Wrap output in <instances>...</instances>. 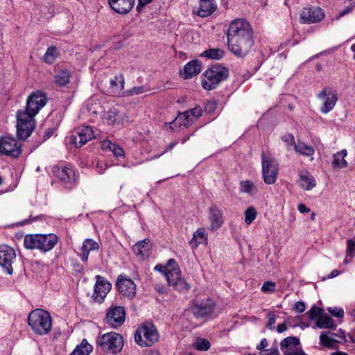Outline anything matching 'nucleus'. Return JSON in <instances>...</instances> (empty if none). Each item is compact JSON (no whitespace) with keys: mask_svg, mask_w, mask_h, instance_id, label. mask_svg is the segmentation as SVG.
I'll list each match as a JSON object with an SVG mask.
<instances>
[{"mask_svg":"<svg viewBox=\"0 0 355 355\" xmlns=\"http://www.w3.org/2000/svg\"><path fill=\"white\" fill-rule=\"evenodd\" d=\"M96 282L94 286V293L92 298L98 303H102L107 293L112 288V284L103 277L100 275L96 276Z\"/></svg>","mask_w":355,"mask_h":355,"instance_id":"2eb2a0df","label":"nucleus"},{"mask_svg":"<svg viewBox=\"0 0 355 355\" xmlns=\"http://www.w3.org/2000/svg\"><path fill=\"white\" fill-rule=\"evenodd\" d=\"M267 355H280V353L277 347H271L266 350Z\"/></svg>","mask_w":355,"mask_h":355,"instance_id":"680f3d73","label":"nucleus"},{"mask_svg":"<svg viewBox=\"0 0 355 355\" xmlns=\"http://www.w3.org/2000/svg\"><path fill=\"white\" fill-rule=\"evenodd\" d=\"M282 139L286 142V143H288V144L290 145H293L295 146V140H294V137L293 135L291 134H287V135H284L282 137Z\"/></svg>","mask_w":355,"mask_h":355,"instance_id":"3c124183","label":"nucleus"},{"mask_svg":"<svg viewBox=\"0 0 355 355\" xmlns=\"http://www.w3.org/2000/svg\"><path fill=\"white\" fill-rule=\"evenodd\" d=\"M58 237L55 234H30L24 239V247L27 249H38L47 252L51 250L57 243Z\"/></svg>","mask_w":355,"mask_h":355,"instance_id":"20e7f679","label":"nucleus"},{"mask_svg":"<svg viewBox=\"0 0 355 355\" xmlns=\"http://www.w3.org/2000/svg\"><path fill=\"white\" fill-rule=\"evenodd\" d=\"M112 87L118 90H122L124 88V78L122 74L115 76L114 79L110 80Z\"/></svg>","mask_w":355,"mask_h":355,"instance_id":"58836bf2","label":"nucleus"},{"mask_svg":"<svg viewBox=\"0 0 355 355\" xmlns=\"http://www.w3.org/2000/svg\"><path fill=\"white\" fill-rule=\"evenodd\" d=\"M253 30L244 19H236L229 25L227 40L229 50L238 58H244L254 44Z\"/></svg>","mask_w":355,"mask_h":355,"instance_id":"f257e3e1","label":"nucleus"},{"mask_svg":"<svg viewBox=\"0 0 355 355\" xmlns=\"http://www.w3.org/2000/svg\"><path fill=\"white\" fill-rule=\"evenodd\" d=\"M209 219L210 221L209 229L216 230L220 228L223 222V211L216 206H211L209 209Z\"/></svg>","mask_w":355,"mask_h":355,"instance_id":"4be33fe9","label":"nucleus"},{"mask_svg":"<svg viewBox=\"0 0 355 355\" xmlns=\"http://www.w3.org/2000/svg\"><path fill=\"white\" fill-rule=\"evenodd\" d=\"M322 311V309L313 306L306 314L311 320H315L320 316Z\"/></svg>","mask_w":355,"mask_h":355,"instance_id":"c03bdc74","label":"nucleus"},{"mask_svg":"<svg viewBox=\"0 0 355 355\" xmlns=\"http://www.w3.org/2000/svg\"><path fill=\"white\" fill-rule=\"evenodd\" d=\"M262 175L266 184H274L277 178L278 163L270 155L261 153Z\"/></svg>","mask_w":355,"mask_h":355,"instance_id":"6e6552de","label":"nucleus"},{"mask_svg":"<svg viewBox=\"0 0 355 355\" xmlns=\"http://www.w3.org/2000/svg\"><path fill=\"white\" fill-rule=\"evenodd\" d=\"M148 91L144 86L134 87L128 91V93L130 96L141 94Z\"/></svg>","mask_w":355,"mask_h":355,"instance_id":"de8ad7c7","label":"nucleus"},{"mask_svg":"<svg viewBox=\"0 0 355 355\" xmlns=\"http://www.w3.org/2000/svg\"><path fill=\"white\" fill-rule=\"evenodd\" d=\"M58 55V52L55 46H50L43 56V60L48 64H52Z\"/></svg>","mask_w":355,"mask_h":355,"instance_id":"c9c22d12","label":"nucleus"},{"mask_svg":"<svg viewBox=\"0 0 355 355\" xmlns=\"http://www.w3.org/2000/svg\"><path fill=\"white\" fill-rule=\"evenodd\" d=\"M305 304L303 302L299 301L295 304V309L298 313H302L305 310Z\"/></svg>","mask_w":355,"mask_h":355,"instance_id":"603ef678","label":"nucleus"},{"mask_svg":"<svg viewBox=\"0 0 355 355\" xmlns=\"http://www.w3.org/2000/svg\"><path fill=\"white\" fill-rule=\"evenodd\" d=\"M299 345V338L289 336L281 342L280 348L284 355H307L301 347H298Z\"/></svg>","mask_w":355,"mask_h":355,"instance_id":"f3484780","label":"nucleus"},{"mask_svg":"<svg viewBox=\"0 0 355 355\" xmlns=\"http://www.w3.org/2000/svg\"><path fill=\"white\" fill-rule=\"evenodd\" d=\"M348 337L351 340V342L355 344V327L348 334Z\"/></svg>","mask_w":355,"mask_h":355,"instance_id":"338daca9","label":"nucleus"},{"mask_svg":"<svg viewBox=\"0 0 355 355\" xmlns=\"http://www.w3.org/2000/svg\"><path fill=\"white\" fill-rule=\"evenodd\" d=\"M347 155V151L345 149L336 153L333 156L332 166L334 168H343L347 167V162L345 157Z\"/></svg>","mask_w":355,"mask_h":355,"instance_id":"cd10ccee","label":"nucleus"},{"mask_svg":"<svg viewBox=\"0 0 355 355\" xmlns=\"http://www.w3.org/2000/svg\"><path fill=\"white\" fill-rule=\"evenodd\" d=\"M202 110L200 107H196L193 109H191L185 112V114L187 117H190L192 116L195 119H198L202 115Z\"/></svg>","mask_w":355,"mask_h":355,"instance_id":"a18cd8bd","label":"nucleus"},{"mask_svg":"<svg viewBox=\"0 0 355 355\" xmlns=\"http://www.w3.org/2000/svg\"><path fill=\"white\" fill-rule=\"evenodd\" d=\"M92 350V345H89L87 341L84 339L79 345L76 346L70 355H89Z\"/></svg>","mask_w":355,"mask_h":355,"instance_id":"c756f323","label":"nucleus"},{"mask_svg":"<svg viewBox=\"0 0 355 355\" xmlns=\"http://www.w3.org/2000/svg\"><path fill=\"white\" fill-rule=\"evenodd\" d=\"M355 250V241L349 239L347 241V254L352 253Z\"/></svg>","mask_w":355,"mask_h":355,"instance_id":"864d4df0","label":"nucleus"},{"mask_svg":"<svg viewBox=\"0 0 355 355\" xmlns=\"http://www.w3.org/2000/svg\"><path fill=\"white\" fill-rule=\"evenodd\" d=\"M159 335L153 324L139 327L135 334V342L141 347H150L158 340Z\"/></svg>","mask_w":355,"mask_h":355,"instance_id":"423d86ee","label":"nucleus"},{"mask_svg":"<svg viewBox=\"0 0 355 355\" xmlns=\"http://www.w3.org/2000/svg\"><path fill=\"white\" fill-rule=\"evenodd\" d=\"M105 119L107 120L109 125L119 123V120L118 119V112L116 108L110 109L107 112L105 115Z\"/></svg>","mask_w":355,"mask_h":355,"instance_id":"e433bc0d","label":"nucleus"},{"mask_svg":"<svg viewBox=\"0 0 355 355\" xmlns=\"http://www.w3.org/2000/svg\"><path fill=\"white\" fill-rule=\"evenodd\" d=\"M334 320L327 315H321L318 318L316 325L320 329H330L334 327Z\"/></svg>","mask_w":355,"mask_h":355,"instance_id":"72a5a7b5","label":"nucleus"},{"mask_svg":"<svg viewBox=\"0 0 355 355\" xmlns=\"http://www.w3.org/2000/svg\"><path fill=\"white\" fill-rule=\"evenodd\" d=\"M268 345V340L266 338H263L261 340L259 345L257 347V349L261 350L266 347Z\"/></svg>","mask_w":355,"mask_h":355,"instance_id":"e2e57ef3","label":"nucleus"},{"mask_svg":"<svg viewBox=\"0 0 355 355\" xmlns=\"http://www.w3.org/2000/svg\"><path fill=\"white\" fill-rule=\"evenodd\" d=\"M184 114H185V112L180 114L178 116V119L180 121V126L181 125L187 126L189 124H191V123H193V121L194 120H196L192 116H190V117H187V116L186 115L184 116Z\"/></svg>","mask_w":355,"mask_h":355,"instance_id":"37998d69","label":"nucleus"},{"mask_svg":"<svg viewBox=\"0 0 355 355\" xmlns=\"http://www.w3.org/2000/svg\"><path fill=\"white\" fill-rule=\"evenodd\" d=\"M155 270L162 272L164 274V276H165V272H168V271L171 270L167 267L163 266H162L160 264H158V265L155 266Z\"/></svg>","mask_w":355,"mask_h":355,"instance_id":"052dcab7","label":"nucleus"},{"mask_svg":"<svg viewBox=\"0 0 355 355\" xmlns=\"http://www.w3.org/2000/svg\"><path fill=\"white\" fill-rule=\"evenodd\" d=\"M53 173L64 183H74L76 175L74 170L67 166H55L52 169Z\"/></svg>","mask_w":355,"mask_h":355,"instance_id":"aec40b11","label":"nucleus"},{"mask_svg":"<svg viewBox=\"0 0 355 355\" xmlns=\"http://www.w3.org/2000/svg\"><path fill=\"white\" fill-rule=\"evenodd\" d=\"M168 268H169L170 270H172L173 268H178L177 266V263H176V261H175V259H170L168 262H167V266H166Z\"/></svg>","mask_w":355,"mask_h":355,"instance_id":"0e129e2a","label":"nucleus"},{"mask_svg":"<svg viewBox=\"0 0 355 355\" xmlns=\"http://www.w3.org/2000/svg\"><path fill=\"white\" fill-rule=\"evenodd\" d=\"M165 277L168 285L173 286L174 289L178 292L186 293L191 288L188 282L181 277L180 268H174L171 270L166 272Z\"/></svg>","mask_w":355,"mask_h":355,"instance_id":"1a4fd4ad","label":"nucleus"},{"mask_svg":"<svg viewBox=\"0 0 355 355\" xmlns=\"http://www.w3.org/2000/svg\"><path fill=\"white\" fill-rule=\"evenodd\" d=\"M16 257L15 251L7 245H0V266L8 275L13 272L12 263Z\"/></svg>","mask_w":355,"mask_h":355,"instance_id":"dca6fc26","label":"nucleus"},{"mask_svg":"<svg viewBox=\"0 0 355 355\" xmlns=\"http://www.w3.org/2000/svg\"><path fill=\"white\" fill-rule=\"evenodd\" d=\"M214 310V304L209 300L197 302L190 308L191 313L197 318H205L211 315Z\"/></svg>","mask_w":355,"mask_h":355,"instance_id":"a211bd4d","label":"nucleus"},{"mask_svg":"<svg viewBox=\"0 0 355 355\" xmlns=\"http://www.w3.org/2000/svg\"><path fill=\"white\" fill-rule=\"evenodd\" d=\"M103 148H109L110 151L113 153V154L116 157H123L124 151L123 148L120 146L111 143L110 141H105L103 142Z\"/></svg>","mask_w":355,"mask_h":355,"instance_id":"f704fd0d","label":"nucleus"},{"mask_svg":"<svg viewBox=\"0 0 355 355\" xmlns=\"http://www.w3.org/2000/svg\"><path fill=\"white\" fill-rule=\"evenodd\" d=\"M116 286L121 295L128 300H132L136 295V284L134 281L126 275L118 276Z\"/></svg>","mask_w":355,"mask_h":355,"instance_id":"f8f14e48","label":"nucleus"},{"mask_svg":"<svg viewBox=\"0 0 355 355\" xmlns=\"http://www.w3.org/2000/svg\"><path fill=\"white\" fill-rule=\"evenodd\" d=\"M94 103V101L93 99L90 98L87 101L86 106L89 111L92 112L93 113H97V110L92 107Z\"/></svg>","mask_w":355,"mask_h":355,"instance_id":"4d7b16f0","label":"nucleus"},{"mask_svg":"<svg viewBox=\"0 0 355 355\" xmlns=\"http://www.w3.org/2000/svg\"><path fill=\"white\" fill-rule=\"evenodd\" d=\"M201 70V65L197 60L188 62L184 67V72L180 71V75L184 79H189L198 74Z\"/></svg>","mask_w":355,"mask_h":355,"instance_id":"393cba45","label":"nucleus"},{"mask_svg":"<svg viewBox=\"0 0 355 355\" xmlns=\"http://www.w3.org/2000/svg\"><path fill=\"white\" fill-rule=\"evenodd\" d=\"M328 311L334 316L337 318H343L344 315V311L342 309L338 307H329Z\"/></svg>","mask_w":355,"mask_h":355,"instance_id":"09e8293b","label":"nucleus"},{"mask_svg":"<svg viewBox=\"0 0 355 355\" xmlns=\"http://www.w3.org/2000/svg\"><path fill=\"white\" fill-rule=\"evenodd\" d=\"M257 211L254 207H250L245 211V222L250 225L257 216Z\"/></svg>","mask_w":355,"mask_h":355,"instance_id":"a19ab883","label":"nucleus"},{"mask_svg":"<svg viewBox=\"0 0 355 355\" xmlns=\"http://www.w3.org/2000/svg\"><path fill=\"white\" fill-rule=\"evenodd\" d=\"M205 231L204 229H198L193 235V238L190 241L192 248H196L198 245L206 240Z\"/></svg>","mask_w":355,"mask_h":355,"instance_id":"2f4dec72","label":"nucleus"},{"mask_svg":"<svg viewBox=\"0 0 355 355\" xmlns=\"http://www.w3.org/2000/svg\"><path fill=\"white\" fill-rule=\"evenodd\" d=\"M300 178L297 181L299 186L306 190L310 191L316 186L315 178L309 172L305 171L300 174Z\"/></svg>","mask_w":355,"mask_h":355,"instance_id":"a878e982","label":"nucleus"},{"mask_svg":"<svg viewBox=\"0 0 355 355\" xmlns=\"http://www.w3.org/2000/svg\"><path fill=\"white\" fill-rule=\"evenodd\" d=\"M300 15L301 20L304 24L316 23L324 18V12L319 7L306 8L302 10Z\"/></svg>","mask_w":355,"mask_h":355,"instance_id":"6ab92c4d","label":"nucleus"},{"mask_svg":"<svg viewBox=\"0 0 355 355\" xmlns=\"http://www.w3.org/2000/svg\"><path fill=\"white\" fill-rule=\"evenodd\" d=\"M320 344L326 347H333L334 344L338 341L335 338H331L329 335L322 333L320 336Z\"/></svg>","mask_w":355,"mask_h":355,"instance_id":"4c0bfd02","label":"nucleus"},{"mask_svg":"<svg viewBox=\"0 0 355 355\" xmlns=\"http://www.w3.org/2000/svg\"><path fill=\"white\" fill-rule=\"evenodd\" d=\"M294 147L296 152L306 156H311L315 152L314 148L312 146H308L300 141L295 144Z\"/></svg>","mask_w":355,"mask_h":355,"instance_id":"473e14b6","label":"nucleus"},{"mask_svg":"<svg viewBox=\"0 0 355 355\" xmlns=\"http://www.w3.org/2000/svg\"><path fill=\"white\" fill-rule=\"evenodd\" d=\"M21 145L13 137H2L0 138V153L17 157L21 153Z\"/></svg>","mask_w":355,"mask_h":355,"instance_id":"9b49d317","label":"nucleus"},{"mask_svg":"<svg viewBox=\"0 0 355 355\" xmlns=\"http://www.w3.org/2000/svg\"><path fill=\"white\" fill-rule=\"evenodd\" d=\"M99 248L98 243L91 239H87L83 241L81 247L82 253L80 254V258L83 261L88 260V256L90 251L98 250Z\"/></svg>","mask_w":355,"mask_h":355,"instance_id":"bb28decb","label":"nucleus"},{"mask_svg":"<svg viewBox=\"0 0 355 355\" xmlns=\"http://www.w3.org/2000/svg\"><path fill=\"white\" fill-rule=\"evenodd\" d=\"M229 71L221 65H214L204 73L202 79V86L206 90L215 89L223 80L227 78Z\"/></svg>","mask_w":355,"mask_h":355,"instance_id":"39448f33","label":"nucleus"},{"mask_svg":"<svg viewBox=\"0 0 355 355\" xmlns=\"http://www.w3.org/2000/svg\"><path fill=\"white\" fill-rule=\"evenodd\" d=\"M178 142L176 141H173V142H171L168 146H167V148L164 150V151L161 154L163 155L164 153H166V152H168V150H171L173 148L174 146H175L177 145ZM160 157V155H155V158H157V157Z\"/></svg>","mask_w":355,"mask_h":355,"instance_id":"13d9d810","label":"nucleus"},{"mask_svg":"<svg viewBox=\"0 0 355 355\" xmlns=\"http://www.w3.org/2000/svg\"><path fill=\"white\" fill-rule=\"evenodd\" d=\"M28 322L31 329L38 335H46L52 328V319L50 313L42 309L32 311L28 315Z\"/></svg>","mask_w":355,"mask_h":355,"instance_id":"7ed1b4c3","label":"nucleus"},{"mask_svg":"<svg viewBox=\"0 0 355 355\" xmlns=\"http://www.w3.org/2000/svg\"><path fill=\"white\" fill-rule=\"evenodd\" d=\"M297 209L300 213H308V212H310V211H311L310 209L306 207V206L303 203L299 204Z\"/></svg>","mask_w":355,"mask_h":355,"instance_id":"bf43d9fd","label":"nucleus"},{"mask_svg":"<svg viewBox=\"0 0 355 355\" xmlns=\"http://www.w3.org/2000/svg\"><path fill=\"white\" fill-rule=\"evenodd\" d=\"M214 0H199V7L193 12L201 17L211 15L216 9Z\"/></svg>","mask_w":355,"mask_h":355,"instance_id":"5701e85b","label":"nucleus"},{"mask_svg":"<svg viewBox=\"0 0 355 355\" xmlns=\"http://www.w3.org/2000/svg\"><path fill=\"white\" fill-rule=\"evenodd\" d=\"M268 322L266 324V327L269 329H273L276 321V315L269 313L268 315Z\"/></svg>","mask_w":355,"mask_h":355,"instance_id":"8fccbe9b","label":"nucleus"},{"mask_svg":"<svg viewBox=\"0 0 355 355\" xmlns=\"http://www.w3.org/2000/svg\"><path fill=\"white\" fill-rule=\"evenodd\" d=\"M108 3L115 12L126 15L132 10L135 0H108Z\"/></svg>","mask_w":355,"mask_h":355,"instance_id":"412c9836","label":"nucleus"},{"mask_svg":"<svg viewBox=\"0 0 355 355\" xmlns=\"http://www.w3.org/2000/svg\"><path fill=\"white\" fill-rule=\"evenodd\" d=\"M317 96L322 101L320 111L323 114H327L332 110L338 101L336 92L329 87H324Z\"/></svg>","mask_w":355,"mask_h":355,"instance_id":"9d476101","label":"nucleus"},{"mask_svg":"<svg viewBox=\"0 0 355 355\" xmlns=\"http://www.w3.org/2000/svg\"><path fill=\"white\" fill-rule=\"evenodd\" d=\"M276 284L275 282L268 281L263 283L261 291L263 293H272L275 290Z\"/></svg>","mask_w":355,"mask_h":355,"instance_id":"49530a36","label":"nucleus"},{"mask_svg":"<svg viewBox=\"0 0 355 355\" xmlns=\"http://www.w3.org/2000/svg\"><path fill=\"white\" fill-rule=\"evenodd\" d=\"M287 329V326L286 323H282L277 327V331L279 333H282Z\"/></svg>","mask_w":355,"mask_h":355,"instance_id":"69168bd1","label":"nucleus"},{"mask_svg":"<svg viewBox=\"0 0 355 355\" xmlns=\"http://www.w3.org/2000/svg\"><path fill=\"white\" fill-rule=\"evenodd\" d=\"M193 346L198 350L207 351L210 348V343L206 339L198 338L193 344Z\"/></svg>","mask_w":355,"mask_h":355,"instance_id":"79ce46f5","label":"nucleus"},{"mask_svg":"<svg viewBox=\"0 0 355 355\" xmlns=\"http://www.w3.org/2000/svg\"><path fill=\"white\" fill-rule=\"evenodd\" d=\"M354 8H355V3H354V5H352V6L347 7V8H345L344 10H343L340 12V14H339L340 17H342V16H344V15H347V14H349V12H351L353 10V9H354Z\"/></svg>","mask_w":355,"mask_h":355,"instance_id":"6e6d98bb","label":"nucleus"},{"mask_svg":"<svg viewBox=\"0 0 355 355\" xmlns=\"http://www.w3.org/2000/svg\"><path fill=\"white\" fill-rule=\"evenodd\" d=\"M125 319V311L123 306H112L107 312L105 320L113 328L121 326Z\"/></svg>","mask_w":355,"mask_h":355,"instance_id":"4468645a","label":"nucleus"},{"mask_svg":"<svg viewBox=\"0 0 355 355\" xmlns=\"http://www.w3.org/2000/svg\"><path fill=\"white\" fill-rule=\"evenodd\" d=\"M70 78V73L67 70H61L55 75L54 81L60 87H63L69 83Z\"/></svg>","mask_w":355,"mask_h":355,"instance_id":"c85d7f7f","label":"nucleus"},{"mask_svg":"<svg viewBox=\"0 0 355 355\" xmlns=\"http://www.w3.org/2000/svg\"><path fill=\"white\" fill-rule=\"evenodd\" d=\"M46 96L42 92H33L26 101L25 109L17 112V134L19 139L26 140L30 137L35 125L34 117L46 105Z\"/></svg>","mask_w":355,"mask_h":355,"instance_id":"f03ea898","label":"nucleus"},{"mask_svg":"<svg viewBox=\"0 0 355 355\" xmlns=\"http://www.w3.org/2000/svg\"><path fill=\"white\" fill-rule=\"evenodd\" d=\"M98 343L103 351L116 354L122 349L123 340L122 336L119 334L110 332L99 338Z\"/></svg>","mask_w":355,"mask_h":355,"instance_id":"0eeeda50","label":"nucleus"},{"mask_svg":"<svg viewBox=\"0 0 355 355\" xmlns=\"http://www.w3.org/2000/svg\"><path fill=\"white\" fill-rule=\"evenodd\" d=\"M241 191L243 193H247L249 194L253 193L256 191V187L254 184L249 181H241Z\"/></svg>","mask_w":355,"mask_h":355,"instance_id":"ea45409f","label":"nucleus"},{"mask_svg":"<svg viewBox=\"0 0 355 355\" xmlns=\"http://www.w3.org/2000/svg\"><path fill=\"white\" fill-rule=\"evenodd\" d=\"M225 52L219 48L209 49L200 54L202 57H207L213 60H220L224 56Z\"/></svg>","mask_w":355,"mask_h":355,"instance_id":"7c9ffc66","label":"nucleus"},{"mask_svg":"<svg viewBox=\"0 0 355 355\" xmlns=\"http://www.w3.org/2000/svg\"><path fill=\"white\" fill-rule=\"evenodd\" d=\"M150 243L149 239H144L132 247V251L140 259H145L150 255Z\"/></svg>","mask_w":355,"mask_h":355,"instance_id":"b1692460","label":"nucleus"},{"mask_svg":"<svg viewBox=\"0 0 355 355\" xmlns=\"http://www.w3.org/2000/svg\"><path fill=\"white\" fill-rule=\"evenodd\" d=\"M94 137L92 128L89 126H83L75 130L74 133L69 137V142L76 147L80 148Z\"/></svg>","mask_w":355,"mask_h":355,"instance_id":"ddd939ff","label":"nucleus"},{"mask_svg":"<svg viewBox=\"0 0 355 355\" xmlns=\"http://www.w3.org/2000/svg\"><path fill=\"white\" fill-rule=\"evenodd\" d=\"M340 274L338 270H334L329 275L328 278H333L338 276Z\"/></svg>","mask_w":355,"mask_h":355,"instance_id":"774afa93","label":"nucleus"},{"mask_svg":"<svg viewBox=\"0 0 355 355\" xmlns=\"http://www.w3.org/2000/svg\"><path fill=\"white\" fill-rule=\"evenodd\" d=\"M153 0H138V5L137 6V10L140 12L144 6L150 3Z\"/></svg>","mask_w":355,"mask_h":355,"instance_id":"5fc2aeb1","label":"nucleus"}]
</instances>
